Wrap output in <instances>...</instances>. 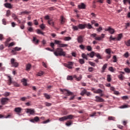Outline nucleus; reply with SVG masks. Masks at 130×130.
I'll return each instance as SVG.
<instances>
[{
  "instance_id": "1",
  "label": "nucleus",
  "mask_w": 130,
  "mask_h": 130,
  "mask_svg": "<svg viewBox=\"0 0 130 130\" xmlns=\"http://www.w3.org/2000/svg\"><path fill=\"white\" fill-rule=\"evenodd\" d=\"M55 56H66V52L63 51V49L60 48H57L56 51L54 52Z\"/></svg>"
},
{
  "instance_id": "2",
  "label": "nucleus",
  "mask_w": 130,
  "mask_h": 130,
  "mask_svg": "<svg viewBox=\"0 0 130 130\" xmlns=\"http://www.w3.org/2000/svg\"><path fill=\"white\" fill-rule=\"evenodd\" d=\"M61 91L63 92V94H64V95H66L67 96H72L74 95V93L73 92L67 89H61Z\"/></svg>"
},
{
  "instance_id": "3",
  "label": "nucleus",
  "mask_w": 130,
  "mask_h": 130,
  "mask_svg": "<svg viewBox=\"0 0 130 130\" xmlns=\"http://www.w3.org/2000/svg\"><path fill=\"white\" fill-rule=\"evenodd\" d=\"M16 60L14 58H11V63L12 67H14V68H18L19 67V63L15 62Z\"/></svg>"
},
{
  "instance_id": "4",
  "label": "nucleus",
  "mask_w": 130,
  "mask_h": 130,
  "mask_svg": "<svg viewBox=\"0 0 130 130\" xmlns=\"http://www.w3.org/2000/svg\"><path fill=\"white\" fill-rule=\"evenodd\" d=\"M9 102V99L7 98H3L1 99V103L2 105H6V104H8Z\"/></svg>"
},
{
  "instance_id": "5",
  "label": "nucleus",
  "mask_w": 130,
  "mask_h": 130,
  "mask_svg": "<svg viewBox=\"0 0 130 130\" xmlns=\"http://www.w3.org/2000/svg\"><path fill=\"white\" fill-rule=\"evenodd\" d=\"M64 67L72 70L73 69V66H74V63L72 61L68 62V63H64Z\"/></svg>"
},
{
  "instance_id": "6",
  "label": "nucleus",
  "mask_w": 130,
  "mask_h": 130,
  "mask_svg": "<svg viewBox=\"0 0 130 130\" xmlns=\"http://www.w3.org/2000/svg\"><path fill=\"white\" fill-rule=\"evenodd\" d=\"M21 49H22V48L16 47L13 49V50L11 51V53H12V54L15 55L17 53L16 51H20Z\"/></svg>"
},
{
  "instance_id": "7",
  "label": "nucleus",
  "mask_w": 130,
  "mask_h": 130,
  "mask_svg": "<svg viewBox=\"0 0 130 130\" xmlns=\"http://www.w3.org/2000/svg\"><path fill=\"white\" fill-rule=\"evenodd\" d=\"M95 100H94L95 102H104V99H102L101 97L99 96H95Z\"/></svg>"
},
{
  "instance_id": "8",
  "label": "nucleus",
  "mask_w": 130,
  "mask_h": 130,
  "mask_svg": "<svg viewBox=\"0 0 130 130\" xmlns=\"http://www.w3.org/2000/svg\"><path fill=\"white\" fill-rule=\"evenodd\" d=\"M105 30V31H108L110 34H114V32H115L114 29L111 28L110 26H109L108 28H106Z\"/></svg>"
},
{
  "instance_id": "9",
  "label": "nucleus",
  "mask_w": 130,
  "mask_h": 130,
  "mask_svg": "<svg viewBox=\"0 0 130 130\" xmlns=\"http://www.w3.org/2000/svg\"><path fill=\"white\" fill-rule=\"evenodd\" d=\"M27 113H29L31 115H33L35 113V110L31 109H27L26 111Z\"/></svg>"
},
{
  "instance_id": "10",
  "label": "nucleus",
  "mask_w": 130,
  "mask_h": 130,
  "mask_svg": "<svg viewBox=\"0 0 130 130\" xmlns=\"http://www.w3.org/2000/svg\"><path fill=\"white\" fill-rule=\"evenodd\" d=\"M39 120H40L39 117L36 116L35 118H34V119H30V121L31 122H33L34 123H35V122H38Z\"/></svg>"
},
{
  "instance_id": "11",
  "label": "nucleus",
  "mask_w": 130,
  "mask_h": 130,
  "mask_svg": "<svg viewBox=\"0 0 130 130\" xmlns=\"http://www.w3.org/2000/svg\"><path fill=\"white\" fill-rule=\"evenodd\" d=\"M77 41L78 43H83L84 40L83 39V37L82 36H79L77 38Z\"/></svg>"
},
{
  "instance_id": "12",
  "label": "nucleus",
  "mask_w": 130,
  "mask_h": 130,
  "mask_svg": "<svg viewBox=\"0 0 130 130\" xmlns=\"http://www.w3.org/2000/svg\"><path fill=\"white\" fill-rule=\"evenodd\" d=\"M14 111L16 112V113L19 114L21 113V111H22V108L17 107L14 109Z\"/></svg>"
},
{
  "instance_id": "13",
  "label": "nucleus",
  "mask_w": 130,
  "mask_h": 130,
  "mask_svg": "<svg viewBox=\"0 0 130 130\" xmlns=\"http://www.w3.org/2000/svg\"><path fill=\"white\" fill-rule=\"evenodd\" d=\"M79 9L85 10L86 9V5L84 3H81L80 5H78Z\"/></svg>"
},
{
  "instance_id": "14",
  "label": "nucleus",
  "mask_w": 130,
  "mask_h": 130,
  "mask_svg": "<svg viewBox=\"0 0 130 130\" xmlns=\"http://www.w3.org/2000/svg\"><path fill=\"white\" fill-rule=\"evenodd\" d=\"M105 36V35L102 34L101 37H95V38H94V39H95V40H98L99 41H100L101 40H102V39H103V38H104V36Z\"/></svg>"
},
{
  "instance_id": "15",
  "label": "nucleus",
  "mask_w": 130,
  "mask_h": 130,
  "mask_svg": "<svg viewBox=\"0 0 130 130\" xmlns=\"http://www.w3.org/2000/svg\"><path fill=\"white\" fill-rule=\"evenodd\" d=\"M73 78H75L76 81H80L82 80V75H80L79 77H77V75H73Z\"/></svg>"
},
{
  "instance_id": "16",
  "label": "nucleus",
  "mask_w": 130,
  "mask_h": 130,
  "mask_svg": "<svg viewBox=\"0 0 130 130\" xmlns=\"http://www.w3.org/2000/svg\"><path fill=\"white\" fill-rule=\"evenodd\" d=\"M86 28L85 24H78V28L80 29L81 30H83Z\"/></svg>"
},
{
  "instance_id": "17",
  "label": "nucleus",
  "mask_w": 130,
  "mask_h": 130,
  "mask_svg": "<svg viewBox=\"0 0 130 130\" xmlns=\"http://www.w3.org/2000/svg\"><path fill=\"white\" fill-rule=\"evenodd\" d=\"M66 23V18L64 17L61 16L60 17V23L63 25V24H64Z\"/></svg>"
},
{
  "instance_id": "18",
  "label": "nucleus",
  "mask_w": 130,
  "mask_h": 130,
  "mask_svg": "<svg viewBox=\"0 0 130 130\" xmlns=\"http://www.w3.org/2000/svg\"><path fill=\"white\" fill-rule=\"evenodd\" d=\"M32 42H33L35 44H38V43H39V40H38V39L36 38V37H33Z\"/></svg>"
},
{
  "instance_id": "19",
  "label": "nucleus",
  "mask_w": 130,
  "mask_h": 130,
  "mask_svg": "<svg viewBox=\"0 0 130 130\" xmlns=\"http://www.w3.org/2000/svg\"><path fill=\"white\" fill-rule=\"evenodd\" d=\"M102 92L103 91L101 89H98L96 90L93 91V93L95 94H102Z\"/></svg>"
},
{
  "instance_id": "20",
  "label": "nucleus",
  "mask_w": 130,
  "mask_h": 130,
  "mask_svg": "<svg viewBox=\"0 0 130 130\" xmlns=\"http://www.w3.org/2000/svg\"><path fill=\"white\" fill-rule=\"evenodd\" d=\"M4 6L5 8H7L8 9H12V5L10 3H5Z\"/></svg>"
},
{
  "instance_id": "21",
  "label": "nucleus",
  "mask_w": 130,
  "mask_h": 130,
  "mask_svg": "<svg viewBox=\"0 0 130 130\" xmlns=\"http://www.w3.org/2000/svg\"><path fill=\"white\" fill-rule=\"evenodd\" d=\"M67 119H74L75 118V116L73 115H69L66 116Z\"/></svg>"
},
{
  "instance_id": "22",
  "label": "nucleus",
  "mask_w": 130,
  "mask_h": 130,
  "mask_svg": "<svg viewBox=\"0 0 130 130\" xmlns=\"http://www.w3.org/2000/svg\"><path fill=\"white\" fill-rule=\"evenodd\" d=\"M8 84L9 86H11V84H12V83H13L12 82V78L11 77V76H8Z\"/></svg>"
},
{
  "instance_id": "23",
  "label": "nucleus",
  "mask_w": 130,
  "mask_h": 130,
  "mask_svg": "<svg viewBox=\"0 0 130 130\" xmlns=\"http://www.w3.org/2000/svg\"><path fill=\"white\" fill-rule=\"evenodd\" d=\"M72 29L73 31H78L79 30V25H72Z\"/></svg>"
},
{
  "instance_id": "24",
  "label": "nucleus",
  "mask_w": 130,
  "mask_h": 130,
  "mask_svg": "<svg viewBox=\"0 0 130 130\" xmlns=\"http://www.w3.org/2000/svg\"><path fill=\"white\" fill-rule=\"evenodd\" d=\"M105 52H106V53H107V54H111V49H110V48L106 49L105 50Z\"/></svg>"
},
{
  "instance_id": "25",
  "label": "nucleus",
  "mask_w": 130,
  "mask_h": 130,
  "mask_svg": "<svg viewBox=\"0 0 130 130\" xmlns=\"http://www.w3.org/2000/svg\"><path fill=\"white\" fill-rule=\"evenodd\" d=\"M85 28H87V29H93V27L90 23L85 24Z\"/></svg>"
},
{
  "instance_id": "26",
  "label": "nucleus",
  "mask_w": 130,
  "mask_h": 130,
  "mask_svg": "<svg viewBox=\"0 0 130 130\" xmlns=\"http://www.w3.org/2000/svg\"><path fill=\"white\" fill-rule=\"evenodd\" d=\"M21 82L23 83V86H27V80L26 79L23 78Z\"/></svg>"
},
{
  "instance_id": "27",
  "label": "nucleus",
  "mask_w": 130,
  "mask_h": 130,
  "mask_svg": "<svg viewBox=\"0 0 130 130\" xmlns=\"http://www.w3.org/2000/svg\"><path fill=\"white\" fill-rule=\"evenodd\" d=\"M121 38H122V34H119L117 38H116V40H117L118 41H120Z\"/></svg>"
},
{
  "instance_id": "28",
  "label": "nucleus",
  "mask_w": 130,
  "mask_h": 130,
  "mask_svg": "<svg viewBox=\"0 0 130 130\" xmlns=\"http://www.w3.org/2000/svg\"><path fill=\"white\" fill-rule=\"evenodd\" d=\"M48 23L49 25H51V26H54V23L52 22V19H49V20H48Z\"/></svg>"
},
{
  "instance_id": "29",
  "label": "nucleus",
  "mask_w": 130,
  "mask_h": 130,
  "mask_svg": "<svg viewBox=\"0 0 130 130\" xmlns=\"http://www.w3.org/2000/svg\"><path fill=\"white\" fill-rule=\"evenodd\" d=\"M59 121H64V120H67V116H63L59 118Z\"/></svg>"
},
{
  "instance_id": "30",
  "label": "nucleus",
  "mask_w": 130,
  "mask_h": 130,
  "mask_svg": "<svg viewBox=\"0 0 130 130\" xmlns=\"http://www.w3.org/2000/svg\"><path fill=\"white\" fill-rule=\"evenodd\" d=\"M128 107H129V106H128V105H124L120 106L119 108H120L121 109H122L124 108H128Z\"/></svg>"
},
{
  "instance_id": "31",
  "label": "nucleus",
  "mask_w": 130,
  "mask_h": 130,
  "mask_svg": "<svg viewBox=\"0 0 130 130\" xmlns=\"http://www.w3.org/2000/svg\"><path fill=\"white\" fill-rule=\"evenodd\" d=\"M68 45L67 44H61V43L59 45V47H68Z\"/></svg>"
},
{
  "instance_id": "32",
  "label": "nucleus",
  "mask_w": 130,
  "mask_h": 130,
  "mask_svg": "<svg viewBox=\"0 0 130 130\" xmlns=\"http://www.w3.org/2000/svg\"><path fill=\"white\" fill-rule=\"evenodd\" d=\"M106 68H107V64H105L102 67V72L104 73L105 72V70H106Z\"/></svg>"
},
{
  "instance_id": "33",
  "label": "nucleus",
  "mask_w": 130,
  "mask_h": 130,
  "mask_svg": "<svg viewBox=\"0 0 130 130\" xmlns=\"http://www.w3.org/2000/svg\"><path fill=\"white\" fill-rule=\"evenodd\" d=\"M3 117L4 118H10V117H11V115H8L7 116L5 117V116L0 114V118H3Z\"/></svg>"
},
{
  "instance_id": "34",
  "label": "nucleus",
  "mask_w": 130,
  "mask_h": 130,
  "mask_svg": "<svg viewBox=\"0 0 130 130\" xmlns=\"http://www.w3.org/2000/svg\"><path fill=\"white\" fill-rule=\"evenodd\" d=\"M28 14H30V12L28 11H23L20 12L19 15H28Z\"/></svg>"
},
{
  "instance_id": "35",
  "label": "nucleus",
  "mask_w": 130,
  "mask_h": 130,
  "mask_svg": "<svg viewBox=\"0 0 130 130\" xmlns=\"http://www.w3.org/2000/svg\"><path fill=\"white\" fill-rule=\"evenodd\" d=\"M10 41H11V38H8L7 39L6 41L5 42V46H8L9 45V42H10Z\"/></svg>"
},
{
  "instance_id": "36",
  "label": "nucleus",
  "mask_w": 130,
  "mask_h": 130,
  "mask_svg": "<svg viewBox=\"0 0 130 130\" xmlns=\"http://www.w3.org/2000/svg\"><path fill=\"white\" fill-rule=\"evenodd\" d=\"M81 56L83 58H84L86 60H88V57L87 56V55H86L85 53H82Z\"/></svg>"
},
{
  "instance_id": "37",
  "label": "nucleus",
  "mask_w": 130,
  "mask_h": 130,
  "mask_svg": "<svg viewBox=\"0 0 130 130\" xmlns=\"http://www.w3.org/2000/svg\"><path fill=\"white\" fill-rule=\"evenodd\" d=\"M72 124H73V122L72 121H68L66 123V125L67 126H70V125H72Z\"/></svg>"
},
{
  "instance_id": "38",
  "label": "nucleus",
  "mask_w": 130,
  "mask_h": 130,
  "mask_svg": "<svg viewBox=\"0 0 130 130\" xmlns=\"http://www.w3.org/2000/svg\"><path fill=\"white\" fill-rule=\"evenodd\" d=\"M79 62L80 63V64H84V63H85V60L84 59H79Z\"/></svg>"
},
{
  "instance_id": "39",
  "label": "nucleus",
  "mask_w": 130,
  "mask_h": 130,
  "mask_svg": "<svg viewBox=\"0 0 130 130\" xmlns=\"http://www.w3.org/2000/svg\"><path fill=\"white\" fill-rule=\"evenodd\" d=\"M60 43H61V41H58L56 40H54V44H57V45H60Z\"/></svg>"
},
{
  "instance_id": "40",
  "label": "nucleus",
  "mask_w": 130,
  "mask_h": 130,
  "mask_svg": "<svg viewBox=\"0 0 130 130\" xmlns=\"http://www.w3.org/2000/svg\"><path fill=\"white\" fill-rule=\"evenodd\" d=\"M37 33L38 34H41V35H44V32H43V31H41L40 29H37Z\"/></svg>"
},
{
  "instance_id": "41",
  "label": "nucleus",
  "mask_w": 130,
  "mask_h": 130,
  "mask_svg": "<svg viewBox=\"0 0 130 130\" xmlns=\"http://www.w3.org/2000/svg\"><path fill=\"white\" fill-rule=\"evenodd\" d=\"M43 74H44L43 72L40 71L38 73V74H37V76L38 77H41V76H43Z\"/></svg>"
},
{
  "instance_id": "42",
  "label": "nucleus",
  "mask_w": 130,
  "mask_h": 130,
  "mask_svg": "<svg viewBox=\"0 0 130 130\" xmlns=\"http://www.w3.org/2000/svg\"><path fill=\"white\" fill-rule=\"evenodd\" d=\"M12 18H13V19L15 20V21H17V20H18V17H17L16 14H15L14 13L12 14Z\"/></svg>"
},
{
  "instance_id": "43",
  "label": "nucleus",
  "mask_w": 130,
  "mask_h": 130,
  "mask_svg": "<svg viewBox=\"0 0 130 130\" xmlns=\"http://www.w3.org/2000/svg\"><path fill=\"white\" fill-rule=\"evenodd\" d=\"M86 47L88 51H92V47H91V46H86Z\"/></svg>"
},
{
  "instance_id": "44",
  "label": "nucleus",
  "mask_w": 130,
  "mask_h": 130,
  "mask_svg": "<svg viewBox=\"0 0 130 130\" xmlns=\"http://www.w3.org/2000/svg\"><path fill=\"white\" fill-rule=\"evenodd\" d=\"M44 97L46 98V99H50V95L47 94V93H44Z\"/></svg>"
},
{
  "instance_id": "45",
  "label": "nucleus",
  "mask_w": 130,
  "mask_h": 130,
  "mask_svg": "<svg viewBox=\"0 0 130 130\" xmlns=\"http://www.w3.org/2000/svg\"><path fill=\"white\" fill-rule=\"evenodd\" d=\"M30 69H31V64H27L26 67V71H30Z\"/></svg>"
},
{
  "instance_id": "46",
  "label": "nucleus",
  "mask_w": 130,
  "mask_h": 130,
  "mask_svg": "<svg viewBox=\"0 0 130 130\" xmlns=\"http://www.w3.org/2000/svg\"><path fill=\"white\" fill-rule=\"evenodd\" d=\"M73 79H74V76H67L68 80L72 81V80H73Z\"/></svg>"
},
{
  "instance_id": "47",
  "label": "nucleus",
  "mask_w": 130,
  "mask_h": 130,
  "mask_svg": "<svg viewBox=\"0 0 130 130\" xmlns=\"http://www.w3.org/2000/svg\"><path fill=\"white\" fill-rule=\"evenodd\" d=\"M95 56H96V57H98V58H99V59H102V58L101 57V55L98 53L95 54Z\"/></svg>"
},
{
  "instance_id": "48",
  "label": "nucleus",
  "mask_w": 130,
  "mask_h": 130,
  "mask_svg": "<svg viewBox=\"0 0 130 130\" xmlns=\"http://www.w3.org/2000/svg\"><path fill=\"white\" fill-rule=\"evenodd\" d=\"M95 52H91V53H89V56L90 57L93 58L94 56H95Z\"/></svg>"
},
{
  "instance_id": "49",
  "label": "nucleus",
  "mask_w": 130,
  "mask_h": 130,
  "mask_svg": "<svg viewBox=\"0 0 130 130\" xmlns=\"http://www.w3.org/2000/svg\"><path fill=\"white\" fill-rule=\"evenodd\" d=\"M72 39V38L70 37H66L64 38V41H70Z\"/></svg>"
},
{
  "instance_id": "50",
  "label": "nucleus",
  "mask_w": 130,
  "mask_h": 130,
  "mask_svg": "<svg viewBox=\"0 0 130 130\" xmlns=\"http://www.w3.org/2000/svg\"><path fill=\"white\" fill-rule=\"evenodd\" d=\"M108 120H115V117H113V116H109L108 117Z\"/></svg>"
},
{
  "instance_id": "51",
  "label": "nucleus",
  "mask_w": 130,
  "mask_h": 130,
  "mask_svg": "<svg viewBox=\"0 0 130 130\" xmlns=\"http://www.w3.org/2000/svg\"><path fill=\"white\" fill-rule=\"evenodd\" d=\"M107 81H108V82L111 81V75H107Z\"/></svg>"
},
{
  "instance_id": "52",
  "label": "nucleus",
  "mask_w": 130,
  "mask_h": 130,
  "mask_svg": "<svg viewBox=\"0 0 130 130\" xmlns=\"http://www.w3.org/2000/svg\"><path fill=\"white\" fill-rule=\"evenodd\" d=\"M118 78L121 81H122V80H123V76L122 75V74L119 75Z\"/></svg>"
},
{
  "instance_id": "53",
  "label": "nucleus",
  "mask_w": 130,
  "mask_h": 130,
  "mask_svg": "<svg viewBox=\"0 0 130 130\" xmlns=\"http://www.w3.org/2000/svg\"><path fill=\"white\" fill-rule=\"evenodd\" d=\"M86 90L84 89L83 90L81 91V95H82V96H84L85 94H86Z\"/></svg>"
},
{
  "instance_id": "54",
  "label": "nucleus",
  "mask_w": 130,
  "mask_h": 130,
  "mask_svg": "<svg viewBox=\"0 0 130 130\" xmlns=\"http://www.w3.org/2000/svg\"><path fill=\"white\" fill-rule=\"evenodd\" d=\"M45 105H46V106H47L48 107H49L51 106L52 104H51V103L46 102V103H45Z\"/></svg>"
},
{
  "instance_id": "55",
  "label": "nucleus",
  "mask_w": 130,
  "mask_h": 130,
  "mask_svg": "<svg viewBox=\"0 0 130 130\" xmlns=\"http://www.w3.org/2000/svg\"><path fill=\"white\" fill-rule=\"evenodd\" d=\"M125 45H126V46H130V40H128V41H127V42H125Z\"/></svg>"
},
{
  "instance_id": "56",
  "label": "nucleus",
  "mask_w": 130,
  "mask_h": 130,
  "mask_svg": "<svg viewBox=\"0 0 130 130\" xmlns=\"http://www.w3.org/2000/svg\"><path fill=\"white\" fill-rule=\"evenodd\" d=\"M109 71H110V72H112V73H113V72H114V69H113V67H110L109 68Z\"/></svg>"
},
{
  "instance_id": "57",
  "label": "nucleus",
  "mask_w": 130,
  "mask_h": 130,
  "mask_svg": "<svg viewBox=\"0 0 130 130\" xmlns=\"http://www.w3.org/2000/svg\"><path fill=\"white\" fill-rule=\"evenodd\" d=\"M14 45H15V42H12L8 44L7 46H8V47H11V46H14Z\"/></svg>"
},
{
  "instance_id": "58",
  "label": "nucleus",
  "mask_w": 130,
  "mask_h": 130,
  "mask_svg": "<svg viewBox=\"0 0 130 130\" xmlns=\"http://www.w3.org/2000/svg\"><path fill=\"white\" fill-rule=\"evenodd\" d=\"M113 62H116V61H117V59L116 58V56H113Z\"/></svg>"
},
{
  "instance_id": "59",
  "label": "nucleus",
  "mask_w": 130,
  "mask_h": 130,
  "mask_svg": "<svg viewBox=\"0 0 130 130\" xmlns=\"http://www.w3.org/2000/svg\"><path fill=\"white\" fill-rule=\"evenodd\" d=\"M93 71H94V68H93L92 67H90L88 68V71L90 72V73H92Z\"/></svg>"
},
{
  "instance_id": "60",
  "label": "nucleus",
  "mask_w": 130,
  "mask_h": 130,
  "mask_svg": "<svg viewBox=\"0 0 130 130\" xmlns=\"http://www.w3.org/2000/svg\"><path fill=\"white\" fill-rule=\"evenodd\" d=\"M79 47L80 49H81L82 50H84V49H85V46H84L83 45H79Z\"/></svg>"
},
{
  "instance_id": "61",
  "label": "nucleus",
  "mask_w": 130,
  "mask_h": 130,
  "mask_svg": "<svg viewBox=\"0 0 130 130\" xmlns=\"http://www.w3.org/2000/svg\"><path fill=\"white\" fill-rule=\"evenodd\" d=\"M123 55L124 57H126V58H127V57L129 56L128 52H126Z\"/></svg>"
},
{
  "instance_id": "62",
  "label": "nucleus",
  "mask_w": 130,
  "mask_h": 130,
  "mask_svg": "<svg viewBox=\"0 0 130 130\" xmlns=\"http://www.w3.org/2000/svg\"><path fill=\"white\" fill-rule=\"evenodd\" d=\"M124 71H125V73H130V69L128 68H125L124 69Z\"/></svg>"
},
{
  "instance_id": "63",
  "label": "nucleus",
  "mask_w": 130,
  "mask_h": 130,
  "mask_svg": "<svg viewBox=\"0 0 130 130\" xmlns=\"http://www.w3.org/2000/svg\"><path fill=\"white\" fill-rule=\"evenodd\" d=\"M50 46L53 49V50H54V43H50Z\"/></svg>"
},
{
  "instance_id": "64",
  "label": "nucleus",
  "mask_w": 130,
  "mask_h": 130,
  "mask_svg": "<svg viewBox=\"0 0 130 130\" xmlns=\"http://www.w3.org/2000/svg\"><path fill=\"white\" fill-rule=\"evenodd\" d=\"M89 64H90V66H91L92 67H95V63L89 61Z\"/></svg>"
}]
</instances>
